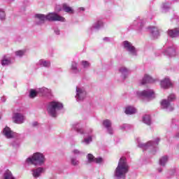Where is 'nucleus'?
Masks as SVG:
<instances>
[{
	"label": "nucleus",
	"instance_id": "nucleus-1",
	"mask_svg": "<svg viewBox=\"0 0 179 179\" xmlns=\"http://www.w3.org/2000/svg\"><path fill=\"white\" fill-rule=\"evenodd\" d=\"M45 20H48L49 22H65V18L56 13H50L47 15L44 14L35 15V23L38 26L44 24Z\"/></svg>",
	"mask_w": 179,
	"mask_h": 179
},
{
	"label": "nucleus",
	"instance_id": "nucleus-2",
	"mask_svg": "<svg viewBox=\"0 0 179 179\" xmlns=\"http://www.w3.org/2000/svg\"><path fill=\"white\" fill-rule=\"evenodd\" d=\"M128 171H129V166L127 163V159L121 157L114 171L113 177L115 179H125Z\"/></svg>",
	"mask_w": 179,
	"mask_h": 179
},
{
	"label": "nucleus",
	"instance_id": "nucleus-3",
	"mask_svg": "<svg viewBox=\"0 0 179 179\" xmlns=\"http://www.w3.org/2000/svg\"><path fill=\"white\" fill-rule=\"evenodd\" d=\"M72 129L76 131L78 134H80V135H85V138L81 141V143H84V145H90L91 142L93 141V129H90L87 131L85 133L82 126H80V123H74L72 124Z\"/></svg>",
	"mask_w": 179,
	"mask_h": 179
},
{
	"label": "nucleus",
	"instance_id": "nucleus-4",
	"mask_svg": "<svg viewBox=\"0 0 179 179\" xmlns=\"http://www.w3.org/2000/svg\"><path fill=\"white\" fill-rule=\"evenodd\" d=\"M64 109V104L59 101H52L49 102L48 105V113L50 117L55 118L58 117V115L61 113L62 110Z\"/></svg>",
	"mask_w": 179,
	"mask_h": 179
},
{
	"label": "nucleus",
	"instance_id": "nucleus-5",
	"mask_svg": "<svg viewBox=\"0 0 179 179\" xmlns=\"http://www.w3.org/2000/svg\"><path fill=\"white\" fill-rule=\"evenodd\" d=\"M27 164H34V166H43L45 163V157L43 153L36 152L26 159Z\"/></svg>",
	"mask_w": 179,
	"mask_h": 179
},
{
	"label": "nucleus",
	"instance_id": "nucleus-6",
	"mask_svg": "<svg viewBox=\"0 0 179 179\" xmlns=\"http://www.w3.org/2000/svg\"><path fill=\"white\" fill-rule=\"evenodd\" d=\"M176 100V94H171L167 99H163L161 101V107L166 111L170 112L174 110V106L171 104V101H174Z\"/></svg>",
	"mask_w": 179,
	"mask_h": 179
},
{
	"label": "nucleus",
	"instance_id": "nucleus-7",
	"mask_svg": "<svg viewBox=\"0 0 179 179\" xmlns=\"http://www.w3.org/2000/svg\"><path fill=\"white\" fill-rule=\"evenodd\" d=\"M159 142H160V139L156 138L155 141H149L147 143H138V148H141L143 150H147V149H155V150H157V145H159Z\"/></svg>",
	"mask_w": 179,
	"mask_h": 179
},
{
	"label": "nucleus",
	"instance_id": "nucleus-8",
	"mask_svg": "<svg viewBox=\"0 0 179 179\" xmlns=\"http://www.w3.org/2000/svg\"><path fill=\"white\" fill-rule=\"evenodd\" d=\"M136 94L141 99H148V100H152L156 97L155 94V91L152 90H145L143 91H138Z\"/></svg>",
	"mask_w": 179,
	"mask_h": 179
},
{
	"label": "nucleus",
	"instance_id": "nucleus-9",
	"mask_svg": "<svg viewBox=\"0 0 179 179\" xmlns=\"http://www.w3.org/2000/svg\"><path fill=\"white\" fill-rule=\"evenodd\" d=\"M122 46L123 48H124V50L127 51L129 54H130V55L135 57L138 55V50H136V48H135V46H133L131 42L128 41H124L122 43Z\"/></svg>",
	"mask_w": 179,
	"mask_h": 179
},
{
	"label": "nucleus",
	"instance_id": "nucleus-10",
	"mask_svg": "<svg viewBox=\"0 0 179 179\" xmlns=\"http://www.w3.org/2000/svg\"><path fill=\"white\" fill-rule=\"evenodd\" d=\"M164 55H166V57H169V58H173L178 55V52H177V48L176 46L172 45L169 46L166 50L164 51Z\"/></svg>",
	"mask_w": 179,
	"mask_h": 179
},
{
	"label": "nucleus",
	"instance_id": "nucleus-11",
	"mask_svg": "<svg viewBox=\"0 0 179 179\" xmlns=\"http://www.w3.org/2000/svg\"><path fill=\"white\" fill-rule=\"evenodd\" d=\"M24 121H26V117L23 115V114L20 113H15L13 115V122L15 124H24Z\"/></svg>",
	"mask_w": 179,
	"mask_h": 179
},
{
	"label": "nucleus",
	"instance_id": "nucleus-12",
	"mask_svg": "<svg viewBox=\"0 0 179 179\" xmlns=\"http://www.w3.org/2000/svg\"><path fill=\"white\" fill-rule=\"evenodd\" d=\"M86 90L82 87H76V99L78 101H83L86 99Z\"/></svg>",
	"mask_w": 179,
	"mask_h": 179
},
{
	"label": "nucleus",
	"instance_id": "nucleus-13",
	"mask_svg": "<svg viewBox=\"0 0 179 179\" xmlns=\"http://www.w3.org/2000/svg\"><path fill=\"white\" fill-rule=\"evenodd\" d=\"M118 72L120 74V80L122 81L126 80L131 73V71L125 66H120L118 69Z\"/></svg>",
	"mask_w": 179,
	"mask_h": 179
},
{
	"label": "nucleus",
	"instance_id": "nucleus-14",
	"mask_svg": "<svg viewBox=\"0 0 179 179\" xmlns=\"http://www.w3.org/2000/svg\"><path fill=\"white\" fill-rule=\"evenodd\" d=\"M3 134L7 139H12V138H17V134L12 131L8 127H6L3 129Z\"/></svg>",
	"mask_w": 179,
	"mask_h": 179
},
{
	"label": "nucleus",
	"instance_id": "nucleus-15",
	"mask_svg": "<svg viewBox=\"0 0 179 179\" xmlns=\"http://www.w3.org/2000/svg\"><path fill=\"white\" fill-rule=\"evenodd\" d=\"M103 125L107 129L108 134H109L110 135H113V134H114V130L111 127L112 125L111 120L108 119L103 120Z\"/></svg>",
	"mask_w": 179,
	"mask_h": 179
},
{
	"label": "nucleus",
	"instance_id": "nucleus-16",
	"mask_svg": "<svg viewBox=\"0 0 179 179\" xmlns=\"http://www.w3.org/2000/svg\"><path fill=\"white\" fill-rule=\"evenodd\" d=\"M87 159L88 163H96L98 164H100V163L103 162V158L101 157L95 158L94 156H93V155L92 154H88L87 155Z\"/></svg>",
	"mask_w": 179,
	"mask_h": 179
},
{
	"label": "nucleus",
	"instance_id": "nucleus-17",
	"mask_svg": "<svg viewBox=\"0 0 179 179\" xmlns=\"http://www.w3.org/2000/svg\"><path fill=\"white\" fill-rule=\"evenodd\" d=\"M37 66H40L41 68H51V62L50 60H46L44 59H40L36 63Z\"/></svg>",
	"mask_w": 179,
	"mask_h": 179
},
{
	"label": "nucleus",
	"instance_id": "nucleus-18",
	"mask_svg": "<svg viewBox=\"0 0 179 179\" xmlns=\"http://www.w3.org/2000/svg\"><path fill=\"white\" fill-rule=\"evenodd\" d=\"M148 30L153 38H157L160 36V30L156 27H149Z\"/></svg>",
	"mask_w": 179,
	"mask_h": 179
},
{
	"label": "nucleus",
	"instance_id": "nucleus-19",
	"mask_svg": "<svg viewBox=\"0 0 179 179\" xmlns=\"http://www.w3.org/2000/svg\"><path fill=\"white\" fill-rule=\"evenodd\" d=\"M160 85L161 87L163 89H169V87L173 86V84L169 78H165L164 80H161Z\"/></svg>",
	"mask_w": 179,
	"mask_h": 179
},
{
	"label": "nucleus",
	"instance_id": "nucleus-20",
	"mask_svg": "<svg viewBox=\"0 0 179 179\" xmlns=\"http://www.w3.org/2000/svg\"><path fill=\"white\" fill-rule=\"evenodd\" d=\"M167 33H168V36H169V37H171L172 38H176L177 37H179V28L169 29Z\"/></svg>",
	"mask_w": 179,
	"mask_h": 179
},
{
	"label": "nucleus",
	"instance_id": "nucleus-21",
	"mask_svg": "<svg viewBox=\"0 0 179 179\" xmlns=\"http://www.w3.org/2000/svg\"><path fill=\"white\" fill-rule=\"evenodd\" d=\"M43 173H44V169L43 167H38L32 170V176L34 177V178H38V177H40Z\"/></svg>",
	"mask_w": 179,
	"mask_h": 179
},
{
	"label": "nucleus",
	"instance_id": "nucleus-22",
	"mask_svg": "<svg viewBox=\"0 0 179 179\" xmlns=\"http://www.w3.org/2000/svg\"><path fill=\"white\" fill-rule=\"evenodd\" d=\"M153 82H155V79L150 77V76L145 74L141 80V83L142 85H145V83H153Z\"/></svg>",
	"mask_w": 179,
	"mask_h": 179
},
{
	"label": "nucleus",
	"instance_id": "nucleus-23",
	"mask_svg": "<svg viewBox=\"0 0 179 179\" xmlns=\"http://www.w3.org/2000/svg\"><path fill=\"white\" fill-rule=\"evenodd\" d=\"M104 24L103 23V21L101 20H99L96 21L91 27V29L93 30V29H95V30H99V29H101Z\"/></svg>",
	"mask_w": 179,
	"mask_h": 179
},
{
	"label": "nucleus",
	"instance_id": "nucleus-24",
	"mask_svg": "<svg viewBox=\"0 0 179 179\" xmlns=\"http://www.w3.org/2000/svg\"><path fill=\"white\" fill-rule=\"evenodd\" d=\"M1 64L2 66H6V65H10V57L8 55H4L1 59Z\"/></svg>",
	"mask_w": 179,
	"mask_h": 179
},
{
	"label": "nucleus",
	"instance_id": "nucleus-25",
	"mask_svg": "<svg viewBox=\"0 0 179 179\" xmlns=\"http://www.w3.org/2000/svg\"><path fill=\"white\" fill-rule=\"evenodd\" d=\"M39 94H42V96H50L51 90H49L46 87L39 88Z\"/></svg>",
	"mask_w": 179,
	"mask_h": 179
},
{
	"label": "nucleus",
	"instance_id": "nucleus-26",
	"mask_svg": "<svg viewBox=\"0 0 179 179\" xmlns=\"http://www.w3.org/2000/svg\"><path fill=\"white\" fill-rule=\"evenodd\" d=\"M124 113L127 115H132V114H135L136 113V108H135L134 106H127Z\"/></svg>",
	"mask_w": 179,
	"mask_h": 179
},
{
	"label": "nucleus",
	"instance_id": "nucleus-27",
	"mask_svg": "<svg viewBox=\"0 0 179 179\" xmlns=\"http://www.w3.org/2000/svg\"><path fill=\"white\" fill-rule=\"evenodd\" d=\"M169 162V157L167 155L163 156L159 159V164L162 167H164Z\"/></svg>",
	"mask_w": 179,
	"mask_h": 179
},
{
	"label": "nucleus",
	"instance_id": "nucleus-28",
	"mask_svg": "<svg viewBox=\"0 0 179 179\" xmlns=\"http://www.w3.org/2000/svg\"><path fill=\"white\" fill-rule=\"evenodd\" d=\"M143 122L146 125H152V118L150 115H145L143 117Z\"/></svg>",
	"mask_w": 179,
	"mask_h": 179
},
{
	"label": "nucleus",
	"instance_id": "nucleus-29",
	"mask_svg": "<svg viewBox=\"0 0 179 179\" xmlns=\"http://www.w3.org/2000/svg\"><path fill=\"white\" fill-rule=\"evenodd\" d=\"M38 94H40V88L36 90L31 89L29 92L30 99H34V97H36V96H37Z\"/></svg>",
	"mask_w": 179,
	"mask_h": 179
},
{
	"label": "nucleus",
	"instance_id": "nucleus-30",
	"mask_svg": "<svg viewBox=\"0 0 179 179\" xmlns=\"http://www.w3.org/2000/svg\"><path fill=\"white\" fill-rule=\"evenodd\" d=\"M144 24H145V22L141 19H137L133 22V25L138 26L140 29H142Z\"/></svg>",
	"mask_w": 179,
	"mask_h": 179
},
{
	"label": "nucleus",
	"instance_id": "nucleus-31",
	"mask_svg": "<svg viewBox=\"0 0 179 179\" xmlns=\"http://www.w3.org/2000/svg\"><path fill=\"white\" fill-rule=\"evenodd\" d=\"M62 9L64 10V12H66V13H73V9H72V8L69 6V5L66 3L62 4Z\"/></svg>",
	"mask_w": 179,
	"mask_h": 179
},
{
	"label": "nucleus",
	"instance_id": "nucleus-32",
	"mask_svg": "<svg viewBox=\"0 0 179 179\" xmlns=\"http://www.w3.org/2000/svg\"><path fill=\"white\" fill-rule=\"evenodd\" d=\"M71 71L74 73H79L80 71L78 69V63L75 62H72L71 63Z\"/></svg>",
	"mask_w": 179,
	"mask_h": 179
},
{
	"label": "nucleus",
	"instance_id": "nucleus-33",
	"mask_svg": "<svg viewBox=\"0 0 179 179\" xmlns=\"http://www.w3.org/2000/svg\"><path fill=\"white\" fill-rule=\"evenodd\" d=\"M79 160H78V158L76 157H71V164L72 166H79Z\"/></svg>",
	"mask_w": 179,
	"mask_h": 179
},
{
	"label": "nucleus",
	"instance_id": "nucleus-34",
	"mask_svg": "<svg viewBox=\"0 0 179 179\" xmlns=\"http://www.w3.org/2000/svg\"><path fill=\"white\" fill-rule=\"evenodd\" d=\"M16 57H19V58H22L23 55L26 54V50H17L15 52Z\"/></svg>",
	"mask_w": 179,
	"mask_h": 179
},
{
	"label": "nucleus",
	"instance_id": "nucleus-35",
	"mask_svg": "<svg viewBox=\"0 0 179 179\" xmlns=\"http://www.w3.org/2000/svg\"><path fill=\"white\" fill-rule=\"evenodd\" d=\"M162 12H167V10L170 9V5L169 4V3H162Z\"/></svg>",
	"mask_w": 179,
	"mask_h": 179
},
{
	"label": "nucleus",
	"instance_id": "nucleus-36",
	"mask_svg": "<svg viewBox=\"0 0 179 179\" xmlns=\"http://www.w3.org/2000/svg\"><path fill=\"white\" fill-rule=\"evenodd\" d=\"M72 155L73 156H80L81 155H84L83 152L78 150V149H74L71 151Z\"/></svg>",
	"mask_w": 179,
	"mask_h": 179
},
{
	"label": "nucleus",
	"instance_id": "nucleus-37",
	"mask_svg": "<svg viewBox=\"0 0 179 179\" xmlns=\"http://www.w3.org/2000/svg\"><path fill=\"white\" fill-rule=\"evenodd\" d=\"M81 65L85 69H87V68H90V63L88 61L83 60L81 62Z\"/></svg>",
	"mask_w": 179,
	"mask_h": 179
},
{
	"label": "nucleus",
	"instance_id": "nucleus-38",
	"mask_svg": "<svg viewBox=\"0 0 179 179\" xmlns=\"http://www.w3.org/2000/svg\"><path fill=\"white\" fill-rule=\"evenodd\" d=\"M5 17H6L5 10H3V9H0V20H5Z\"/></svg>",
	"mask_w": 179,
	"mask_h": 179
},
{
	"label": "nucleus",
	"instance_id": "nucleus-39",
	"mask_svg": "<svg viewBox=\"0 0 179 179\" xmlns=\"http://www.w3.org/2000/svg\"><path fill=\"white\" fill-rule=\"evenodd\" d=\"M120 129H129V124H123L120 126Z\"/></svg>",
	"mask_w": 179,
	"mask_h": 179
},
{
	"label": "nucleus",
	"instance_id": "nucleus-40",
	"mask_svg": "<svg viewBox=\"0 0 179 179\" xmlns=\"http://www.w3.org/2000/svg\"><path fill=\"white\" fill-rule=\"evenodd\" d=\"M103 40L106 43H110V41H113V38H108V37H105V38H103Z\"/></svg>",
	"mask_w": 179,
	"mask_h": 179
},
{
	"label": "nucleus",
	"instance_id": "nucleus-41",
	"mask_svg": "<svg viewBox=\"0 0 179 179\" xmlns=\"http://www.w3.org/2000/svg\"><path fill=\"white\" fill-rule=\"evenodd\" d=\"M55 10H57V12H61V10H62V8H61V6H59V5L56 6Z\"/></svg>",
	"mask_w": 179,
	"mask_h": 179
},
{
	"label": "nucleus",
	"instance_id": "nucleus-42",
	"mask_svg": "<svg viewBox=\"0 0 179 179\" xmlns=\"http://www.w3.org/2000/svg\"><path fill=\"white\" fill-rule=\"evenodd\" d=\"M54 31H55V34H57V36H59V29L58 28H55L54 29Z\"/></svg>",
	"mask_w": 179,
	"mask_h": 179
},
{
	"label": "nucleus",
	"instance_id": "nucleus-43",
	"mask_svg": "<svg viewBox=\"0 0 179 179\" xmlns=\"http://www.w3.org/2000/svg\"><path fill=\"white\" fill-rule=\"evenodd\" d=\"M38 125V122H34L32 123V127H37Z\"/></svg>",
	"mask_w": 179,
	"mask_h": 179
},
{
	"label": "nucleus",
	"instance_id": "nucleus-44",
	"mask_svg": "<svg viewBox=\"0 0 179 179\" xmlns=\"http://www.w3.org/2000/svg\"><path fill=\"white\" fill-rule=\"evenodd\" d=\"M1 101H3V103H5L6 101V98L3 96L1 98Z\"/></svg>",
	"mask_w": 179,
	"mask_h": 179
},
{
	"label": "nucleus",
	"instance_id": "nucleus-45",
	"mask_svg": "<svg viewBox=\"0 0 179 179\" xmlns=\"http://www.w3.org/2000/svg\"><path fill=\"white\" fill-rule=\"evenodd\" d=\"M157 171H158L159 173H162V171H163V168H158V169H157Z\"/></svg>",
	"mask_w": 179,
	"mask_h": 179
},
{
	"label": "nucleus",
	"instance_id": "nucleus-46",
	"mask_svg": "<svg viewBox=\"0 0 179 179\" xmlns=\"http://www.w3.org/2000/svg\"><path fill=\"white\" fill-rule=\"evenodd\" d=\"M174 173H176V169H173L172 172H170V174L174 175Z\"/></svg>",
	"mask_w": 179,
	"mask_h": 179
},
{
	"label": "nucleus",
	"instance_id": "nucleus-47",
	"mask_svg": "<svg viewBox=\"0 0 179 179\" xmlns=\"http://www.w3.org/2000/svg\"><path fill=\"white\" fill-rule=\"evenodd\" d=\"M79 9L80 10H83V11L85 10V8H83V7L80 8Z\"/></svg>",
	"mask_w": 179,
	"mask_h": 179
},
{
	"label": "nucleus",
	"instance_id": "nucleus-48",
	"mask_svg": "<svg viewBox=\"0 0 179 179\" xmlns=\"http://www.w3.org/2000/svg\"><path fill=\"white\" fill-rule=\"evenodd\" d=\"M15 0H8V2H13Z\"/></svg>",
	"mask_w": 179,
	"mask_h": 179
},
{
	"label": "nucleus",
	"instance_id": "nucleus-49",
	"mask_svg": "<svg viewBox=\"0 0 179 179\" xmlns=\"http://www.w3.org/2000/svg\"><path fill=\"white\" fill-rule=\"evenodd\" d=\"M176 138H179V133L176 134Z\"/></svg>",
	"mask_w": 179,
	"mask_h": 179
},
{
	"label": "nucleus",
	"instance_id": "nucleus-50",
	"mask_svg": "<svg viewBox=\"0 0 179 179\" xmlns=\"http://www.w3.org/2000/svg\"><path fill=\"white\" fill-rule=\"evenodd\" d=\"M0 120H1V117H0Z\"/></svg>",
	"mask_w": 179,
	"mask_h": 179
}]
</instances>
